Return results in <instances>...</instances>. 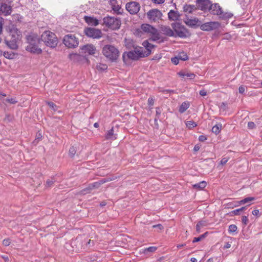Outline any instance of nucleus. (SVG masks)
<instances>
[{
	"label": "nucleus",
	"mask_w": 262,
	"mask_h": 262,
	"mask_svg": "<svg viewBox=\"0 0 262 262\" xmlns=\"http://www.w3.org/2000/svg\"><path fill=\"white\" fill-rule=\"evenodd\" d=\"M28 45L26 47V50L34 54H39L42 52V50L38 47L40 43L39 38L35 35H30L27 37Z\"/></svg>",
	"instance_id": "obj_1"
},
{
	"label": "nucleus",
	"mask_w": 262,
	"mask_h": 262,
	"mask_svg": "<svg viewBox=\"0 0 262 262\" xmlns=\"http://www.w3.org/2000/svg\"><path fill=\"white\" fill-rule=\"evenodd\" d=\"M209 11L211 14L217 15L220 18L223 20L229 19L233 16V14L231 12H224L221 7L217 3L211 4Z\"/></svg>",
	"instance_id": "obj_2"
},
{
	"label": "nucleus",
	"mask_w": 262,
	"mask_h": 262,
	"mask_svg": "<svg viewBox=\"0 0 262 262\" xmlns=\"http://www.w3.org/2000/svg\"><path fill=\"white\" fill-rule=\"evenodd\" d=\"M39 39L40 41H43L46 46L51 48H55L57 45L58 39L55 34L50 31L44 32Z\"/></svg>",
	"instance_id": "obj_3"
},
{
	"label": "nucleus",
	"mask_w": 262,
	"mask_h": 262,
	"mask_svg": "<svg viewBox=\"0 0 262 262\" xmlns=\"http://www.w3.org/2000/svg\"><path fill=\"white\" fill-rule=\"evenodd\" d=\"M103 54L105 57L112 62L116 61L119 55V52L115 46L107 45L102 49Z\"/></svg>",
	"instance_id": "obj_4"
},
{
	"label": "nucleus",
	"mask_w": 262,
	"mask_h": 262,
	"mask_svg": "<svg viewBox=\"0 0 262 262\" xmlns=\"http://www.w3.org/2000/svg\"><path fill=\"white\" fill-rule=\"evenodd\" d=\"M143 50L144 48L141 47L139 49H135L134 51L124 52L122 55L124 62L126 63L128 59L136 60L140 57H145V55L143 54Z\"/></svg>",
	"instance_id": "obj_5"
},
{
	"label": "nucleus",
	"mask_w": 262,
	"mask_h": 262,
	"mask_svg": "<svg viewBox=\"0 0 262 262\" xmlns=\"http://www.w3.org/2000/svg\"><path fill=\"white\" fill-rule=\"evenodd\" d=\"M171 27L176 33L174 36H177L182 38H185L190 35L188 30L179 23H172Z\"/></svg>",
	"instance_id": "obj_6"
},
{
	"label": "nucleus",
	"mask_w": 262,
	"mask_h": 262,
	"mask_svg": "<svg viewBox=\"0 0 262 262\" xmlns=\"http://www.w3.org/2000/svg\"><path fill=\"white\" fill-rule=\"evenodd\" d=\"M103 20L105 26L113 30L118 29L121 25L120 20L114 17H105Z\"/></svg>",
	"instance_id": "obj_7"
},
{
	"label": "nucleus",
	"mask_w": 262,
	"mask_h": 262,
	"mask_svg": "<svg viewBox=\"0 0 262 262\" xmlns=\"http://www.w3.org/2000/svg\"><path fill=\"white\" fill-rule=\"evenodd\" d=\"M63 42L69 48H75L79 44L78 38L73 34L66 35L63 38Z\"/></svg>",
	"instance_id": "obj_8"
},
{
	"label": "nucleus",
	"mask_w": 262,
	"mask_h": 262,
	"mask_svg": "<svg viewBox=\"0 0 262 262\" xmlns=\"http://www.w3.org/2000/svg\"><path fill=\"white\" fill-rule=\"evenodd\" d=\"M11 0H4L0 6V15L7 16L10 15L12 11Z\"/></svg>",
	"instance_id": "obj_9"
},
{
	"label": "nucleus",
	"mask_w": 262,
	"mask_h": 262,
	"mask_svg": "<svg viewBox=\"0 0 262 262\" xmlns=\"http://www.w3.org/2000/svg\"><path fill=\"white\" fill-rule=\"evenodd\" d=\"M84 32L87 36L94 39H98L102 37V32L99 29L86 28L84 30Z\"/></svg>",
	"instance_id": "obj_10"
},
{
	"label": "nucleus",
	"mask_w": 262,
	"mask_h": 262,
	"mask_svg": "<svg viewBox=\"0 0 262 262\" xmlns=\"http://www.w3.org/2000/svg\"><path fill=\"white\" fill-rule=\"evenodd\" d=\"M221 24L218 21H209L200 25V29L204 31H211L219 28Z\"/></svg>",
	"instance_id": "obj_11"
},
{
	"label": "nucleus",
	"mask_w": 262,
	"mask_h": 262,
	"mask_svg": "<svg viewBox=\"0 0 262 262\" xmlns=\"http://www.w3.org/2000/svg\"><path fill=\"white\" fill-rule=\"evenodd\" d=\"M147 16L150 20L156 22L161 18L162 13L159 10L153 9L147 13Z\"/></svg>",
	"instance_id": "obj_12"
},
{
	"label": "nucleus",
	"mask_w": 262,
	"mask_h": 262,
	"mask_svg": "<svg viewBox=\"0 0 262 262\" xmlns=\"http://www.w3.org/2000/svg\"><path fill=\"white\" fill-rule=\"evenodd\" d=\"M140 5L136 2H132L127 3L126 5V10L130 14H136L140 10Z\"/></svg>",
	"instance_id": "obj_13"
},
{
	"label": "nucleus",
	"mask_w": 262,
	"mask_h": 262,
	"mask_svg": "<svg viewBox=\"0 0 262 262\" xmlns=\"http://www.w3.org/2000/svg\"><path fill=\"white\" fill-rule=\"evenodd\" d=\"M196 4L199 9L206 11L209 10L211 2L210 0H196Z\"/></svg>",
	"instance_id": "obj_14"
},
{
	"label": "nucleus",
	"mask_w": 262,
	"mask_h": 262,
	"mask_svg": "<svg viewBox=\"0 0 262 262\" xmlns=\"http://www.w3.org/2000/svg\"><path fill=\"white\" fill-rule=\"evenodd\" d=\"M82 53L88 54L89 55H94L95 54L96 49L93 45H86L80 48Z\"/></svg>",
	"instance_id": "obj_15"
},
{
	"label": "nucleus",
	"mask_w": 262,
	"mask_h": 262,
	"mask_svg": "<svg viewBox=\"0 0 262 262\" xmlns=\"http://www.w3.org/2000/svg\"><path fill=\"white\" fill-rule=\"evenodd\" d=\"M142 45L145 48L146 51H143V54L145 55V57L148 56L151 53V49L155 47V46L150 43L148 40H144Z\"/></svg>",
	"instance_id": "obj_16"
},
{
	"label": "nucleus",
	"mask_w": 262,
	"mask_h": 262,
	"mask_svg": "<svg viewBox=\"0 0 262 262\" xmlns=\"http://www.w3.org/2000/svg\"><path fill=\"white\" fill-rule=\"evenodd\" d=\"M184 23L188 26L190 27H196L197 26L200 27L201 22L199 20L194 18L193 19H190L189 18H187L185 20Z\"/></svg>",
	"instance_id": "obj_17"
},
{
	"label": "nucleus",
	"mask_w": 262,
	"mask_h": 262,
	"mask_svg": "<svg viewBox=\"0 0 262 262\" xmlns=\"http://www.w3.org/2000/svg\"><path fill=\"white\" fill-rule=\"evenodd\" d=\"M17 40L15 39V36L14 37V38L11 39L9 41L7 39H5V42L6 44L8 46L9 48H10L11 49L15 50L17 49L18 46L17 45Z\"/></svg>",
	"instance_id": "obj_18"
},
{
	"label": "nucleus",
	"mask_w": 262,
	"mask_h": 262,
	"mask_svg": "<svg viewBox=\"0 0 262 262\" xmlns=\"http://www.w3.org/2000/svg\"><path fill=\"white\" fill-rule=\"evenodd\" d=\"M105 182V181L100 180L98 182H95L91 184H90L89 186L85 189L83 190V191H85V193L88 192V190H93L95 188H98L100 187V186L103 184Z\"/></svg>",
	"instance_id": "obj_19"
},
{
	"label": "nucleus",
	"mask_w": 262,
	"mask_h": 262,
	"mask_svg": "<svg viewBox=\"0 0 262 262\" xmlns=\"http://www.w3.org/2000/svg\"><path fill=\"white\" fill-rule=\"evenodd\" d=\"M180 15L178 11L173 10H170L168 13V19L170 20L176 21L179 19Z\"/></svg>",
	"instance_id": "obj_20"
},
{
	"label": "nucleus",
	"mask_w": 262,
	"mask_h": 262,
	"mask_svg": "<svg viewBox=\"0 0 262 262\" xmlns=\"http://www.w3.org/2000/svg\"><path fill=\"white\" fill-rule=\"evenodd\" d=\"M161 29L164 35L169 37L175 36L173 30L169 26H163L161 27Z\"/></svg>",
	"instance_id": "obj_21"
},
{
	"label": "nucleus",
	"mask_w": 262,
	"mask_h": 262,
	"mask_svg": "<svg viewBox=\"0 0 262 262\" xmlns=\"http://www.w3.org/2000/svg\"><path fill=\"white\" fill-rule=\"evenodd\" d=\"M20 32L16 28L13 26L10 29L9 36H11V39L14 38L15 36V39L18 40L20 37Z\"/></svg>",
	"instance_id": "obj_22"
},
{
	"label": "nucleus",
	"mask_w": 262,
	"mask_h": 262,
	"mask_svg": "<svg viewBox=\"0 0 262 262\" xmlns=\"http://www.w3.org/2000/svg\"><path fill=\"white\" fill-rule=\"evenodd\" d=\"M84 20L89 25L96 26L99 24L98 20L93 17L85 16Z\"/></svg>",
	"instance_id": "obj_23"
},
{
	"label": "nucleus",
	"mask_w": 262,
	"mask_h": 262,
	"mask_svg": "<svg viewBox=\"0 0 262 262\" xmlns=\"http://www.w3.org/2000/svg\"><path fill=\"white\" fill-rule=\"evenodd\" d=\"M141 28L143 32L149 33L150 34L152 33V32L155 31V29H156L152 26L147 24H142L141 25Z\"/></svg>",
	"instance_id": "obj_24"
},
{
	"label": "nucleus",
	"mask_w": 262,
	"mask_h": 262,
	"mask_svg": "<svg viewBox=\"0 0 262 262\" xmlns=\"http://www.w3.org/2000/svg\"><path fill=\"white\" fill-rule=\"evenodd\" d=\"M150 35H151V37L149 38L150 41H157L160 39V35L157 29H155V31L152 32Z\"/></svg>",
	"instance_id": "obj_25"
},
{
	"label": "nucleus",
	"mask_w": 262,
	"mask_h": 262,
	"mask_svg": "<svg viewBox=\"0 0 262 262\" xmlns=\"http://www.w3.org/2000/svg\"><path fill=\"white\" fill-rule=\"evenodd\" d=\"M196 10V7L194 5H185L183 7V10L185 12L191 13Z\"/></svg>",
	"instance_id": "obj_26"
},
{
	"label": "nucleus",
	"mask_w": 262,
	"mask_h": 262,
	"mask_svg": "<svg viewBox=\"0 0 262 262\" xmlns=\"http://www.w3.org/2000/svg\"><path fill=\"white\" fill-rule=\"evenodd\" d=\"M69 58L73 62H76L80 60L81 56L79 54L77 53H71L68 56Z\"/></svg>",
	"instance_id": "obj_27"
},
{
	"label": "nucleus",
	"mask_w": 262,
	"mask_h": 262,
	"mask_svg": "<svg viewBox=\"0 0 262 262\" xmlns=\"http://www.w3.org/2000/svg\"><path fill=\"white\" fill-rule=\"evenodd\" d=\"M105 138L107 140H115L117 137L116 135L114 134V129L113 128H112L110 130L107 131V133L105 135Z\"/></svg>",
	"instance_id": "obj_28"
},
{
	"label": "nucleus",
	"mask_w": 262,
	"mask_h": 262,
	"mask_svg": "<svg viewBox=\"0 0 262 262\" xmlns=\"http://www.w3.org/2000/svg\"><path fill=\"white\" fill-rule=\"evenodd\" d=\"M189 107V104L188 102H184L182 103L180 106L179 111L180 113H184Z\"/></svg>",
	"instance_id": "obj_29"
},
{
	"label": "nucleus",
	"mask_w": 262,
	"mask_h": 262,
	"mask_svg": "<svg viewBox=\"0 0 262 262\" xmlns=\"http://www.w3.org/2000/svg\"><path fill=\"white\" fill-rule=\"evenodd\" d=\"M207 183L205 181H202L193 185L194 188L202 190L206 186Z\"/></svg>",
	"instance_id": "obj_30"
},
{
	"label": "nucleus",
	"mask_w": 262,
	"mask_h": 262,
	"mask_svg": "<svg viewBox=\"0 0 262 262\" xmlns=\"http://www.w3.org/2000/svg\"><path fill=\"white\" fill-rule=\"evenodd\" d=\"M255 199L254 197H247L238 202V205H242L246 203H249L251 201L255 200Z\"/></svg>",
	"instance_id": "obj_31"
},
{
	"label": "nucleus",
	"mask_w": 262,
	"mask_h": 262,
	"mask_svg": "<svg viewBox=\"0 0 262 262\" xmlns=\"http://www.w3.org/2000/svg\"><path fill=\"white\" fill-rule=\"evenodd\" d=\"M246 208V206L242 207L241 208L234 210L230 212L231 215H239L241 212L244 211Z\"/></svg>",
	"instance_id": "obj_32"
},
{
	"label": "nucleus",
	"mask_w": 262,
	"mask_h": 262,
	"mask_svg": "<svg viewBox=\"0 0 262 262\" xmlns=\"http://www.w3.org/2000/svg\"><path fill=\"white\" fill-rule=\"evenodd\" d=\"M237 229V226L235 225L232 224V225H230L229 227L228 232L230 234H232L233 235H234L237 233V232H236Z\"/></svg>",
	"instance_id": "obj_33"
},
{
	"label": "nucleus",
	"mask_w": 262,
	"mask_h": 262,
	"mask_svg": "<svg viewBox=\"0 0 262 262\" xmlns=\"http://www.w3.org/2000/svg\"><path fill=\"white\" fill-rule=\"evenodd\" d=\"M221 128H222V124H216L212 127V133L217 135L221 132Z\"/></svg>",
	"instance_id": "obj_34"
},
{
	"label": "nucleus",
	"mask_w": 262,
	"mask_h": 262,
	"mask_svg": "<svg viewBox=\"0 0 262 262\" xmlns=\"http://www.w3.org/2000/svg\"><path fill=\"white\" fill-rule=\"evenodd\" d=\"M55 181H56L54 178H52L51 179L47 180L45 184V187L46 188L52 187Z\"/></svg>",
	"instance_id": "obj_35"
},
{
	"label": "nucleus",
	"mask_w": 262,
	"mask_h": 262,
	"mask_svg": "<svg viewBox=\"0 0 262 262\" xmlns=\"http://www.w3.org/2000/svg\"><path fill=\"white\" fill-rule=\"evenodd\" d=\"M186 125L187 127L190 129L196 126V125H197L196 123L192 120L187 121L186 123Z\"/></svg>",
	"instance_id": "obj_36"
},
{
	"label": "nucleus",
	"mask_w": 262,
	"mask_h": 262,
	"mask_svg": "<svg viewBox=\"0 0 262 262\" xmlns=\"http://www.w3.org/2000/svg\"><path fill=\"white\" fill-rule=\"evenodd\" d=\"M177 57L179 58L180 60L183 61L187 60L188 59L187 55L184 52L180 53L177 56Z\"/></svg>",
	"instance_id": "obj_37"
},
{
	"label": "nucleus",
	"mask_w": 262,
	"mask_h": 262,
	"mask_svg": "<svg viewBox=\"0 0 262 262\" xmlns=\"http://www.w3.org/2000/svg\"><path fill=\"white\" fill-rule=\"evenodd\" d=\"M157 248L156 247L152 246L149 247L147 248H146L144 250V253H146L147 252H154L157 250Z\"/></svg>",
	"instance_id": "obj_38"
},
{
	"label": "nucleus",
	"mask_w": 262,
	"mask_h": 262,
	"mask_svg": "<svg viewBox=\"0 0 262 262\" xmlns=\"http://www.w3.org/2000/svg\"><path fill=\"white\" fill-rule=\"evenodd\" d=\"M76 152V148L72 146L69 149V155L71 157H73Z\"/></svg>",
	"instance_id": "obj_39"
},
{
	"label": "nucleus",
	"mask_w": 262,
	"mask_h": 262,
	"mask_svg": "<svg viewBox=\"0 0 262 262\" xmlns=\"http://www.w3.org/2000/svg\"><path fill=\"white\" fill-rule=\"evenodd\" d=\"M107 66L106 64H104L99 63V64H98L97 66V68L98 70H102V71L105 70L106 69H107Z\"/></svg>",
	"instance_id": "obj_40"
},
{
	"label": "nucleus",
	"mask_w": 262,
	"mask_h": 262,
	"mask_svg": "<svg viewBox=\"0 0 262 262\" xmlns=\"http://www.w3.org/2000/svg\"><path fill=\"white\" fill-rule=\"evenodd\" d=\"M4 56L8 59H12L14 56L13 54L9 53L8 52H4Z\"/></svg>",
	"instance_id": "obj_41"
},
{
	"label": "nucleus",
	"mask_w": 262,
	"mask_h": 262,
	"mask_svg": "<svg viewBox=\"0 0 262 262\" xmlns=\"http://www.w3.org/2000/svg\"><path fill=\"white\" fill-rule=\"evenodd\" d=\"M6 101L11 104H15L17 102V101L16 100V99L13 98H7L6 99Z\"/></svg>",
	"instance_id": "obj_42"
},
{
	"label": "nucleus",
	"mask_w": 262,
	"mask_h": 262,
	"mask_svg": "<svg viewBox=\"0 0 262 262\" xmlns=\"http://www.w3.org/2000/svg\"><path fill=\"white\" fill-rule=\"evenodd\" d=\"M48 104L54 111H56L57 110V107L56 105L55 104H54L53 102H48Z\"/></svg>",
	"instance_id": "obj_43"
},
{
	"label": "nucleus",
	"mask_w": 262,
	"mask_h": 262,
	"mask_svg": "<svg viewBox=\"0 0 262 262\" xmlns=\"http://www.w3.org/2000/svg\"><path fill=\"white\" fill-rule=\"evenodd\" d=\"M197 224H198L201 227H205L207 225V223L206 221L202 220L199 221Z\"/></svg>",
	"instance_id": "obj_44"
},
{
	"label": "nucleus",
	"mask_w": 262,
	"mask_h": 262,
	"mask_svg": "<svg viewBox=\"0 0 262 262\" xmlns=\"http://www.w3.org/2000/svg\"><path fill=\"white\" fill-rule=\"evenodd\" d=\"M179 58L177 56L171 58V62L175 65H177L179 63Z\"/></svg>",
	"instance_id": "obj_45"
},
{
	"label": "nucleus",
	"mask_w": 262,
	"mask_h": 262,
	"mask_svg": "<svg viewBox=\"0 0 262 262\" xmlns=\"http://www.w3.org/2000/svg\"><path fill=\"white\" fill-rule=\"evenodd\" d=\"M185 75L186 77L190 79H193L195 77V75L192 73H187Z\"/></svg>",
	"instance_id": "obj_46"
},
{
	"label": "nucleus",
	"mask_w": 262,
	"mask_h": 262,
	"mask_svg": "<svg viewBox=\"0 0 262 262\" xmlns=\"http://www.w3.org/2000/svg\"><path fill=\"white\" fill-rule=\"evenodd\" d=\"M248 127L249 129H253L255 128V124L253 122H249L248 123Z\"/></svg>",
	"instance_id": "obj_47"
},
{
	"label": "nucleus",
	"mask_w": 262,
	"mask_h": 262,
	"mask_svg": "<svg viewBox=\"0 0 262 262\" xmlns=\"http://www.w3.org/2000/svg\"><path fill=\"white\" fill-rule=\"evenodd\" d=\"M10 239L9 238L4 239L3 241V244L5 246H8L10 244Z\"/></svg>",
	"instance_id": "obj_48"
},
{
	"label": "nucleus",
	"mask_w": 262,
	"mask_h": 262,
	"mask_svg": "<svg viewBox=\"0 0 262 262\" xmlns=\"http://www.w3.org/2000/svg\"><path fill=\"white\" fill-rule=\"evenodd\" d=\"M242 223L245 225H246L248 224V219L247 216H243L242 219Z\"/></svg>",
	"instance_id": "obj_49"
},
{
	"label": "nucleus",
	"mask_w": 262,
	"mask_h": 262,
	"mask_svg": "<svg viewBox=\"0 0 262 262\" xmlns=\"http://www.w3.org/2000/svg\"><path fill=\"white\" fill-rule=\"evenodd\" d=\"M238 91L240 94H244L245 91V88L244 85H241L238 88Z\"/></svg>",
	"instance_id": "obj_50"
},
{
	"label": "nucleus",
	"mask_w": 262,
	"mask_h": 262,
	"mask_svg": "<svg viewBox=\"0 0 262 262\" xmlns=\"http://www.w3.org/2000/svg\"><path fill=\"white\" fill-rule=\"evenodd\" d=\"M154 103V99L152 97H149L148 99V104L150 106H152Z\"/></svg>",
	"instance_id": "obj_51"
},
{
	"label": "nucleus",
	"mask_w": 262,
	"mask_h": 262,
	"mask_svg": "<svg viewBox=\"0 0 262 262\" xmlns=\"http://www.w3.org/2000/svg\"><path fill=\"white\" fill-rule=\"evenodd\" d=\"M151 1L156 4H162L165 2V0H151Z\"/></svg>",
	"instance_id": "obj_52"
},
{
	"label": "nucleus",
	"mask_w": 262,
	"mask_h": 262,
	"mask_svg": "<svg viewBox=\"0 0 262 262\" xmlns=\"http://www.w3.org/2000/svg\"><path fill=\"white\" fill-rule=\"evenodd\" d=\"M199 140L201 142H204L207 140V137L204 135H200L199 137Z\"/></svg>",
	"instance_id": "obj_53"
},
{
	"label": "nucleus",
	"mask_w": 262,
	"mask_h": 262,
	"mask_svg": "<svg viewBox=\"0 0 262 262\" xmlns=\"http://www.w3.org/2000/svg\"><path fill=\"white\" fill-rule=\"evenodd\" d=\"M229 159L227 158H222V159L221 160V164L222 165H225V164H226V163L228 162Z\"/></svg>",
	"instance_id": "obj_54"
},
{
	"label": "nucleus",
	"mask_w": 262,
	"mask_h": 262,
	"mask_svg": "<svg viewBox=\"0 0 262 262\" xmlns=\"http://www.w3.org/2000/svg\"><path fill=\"white\" fill-rule=\"evenodd\" d=\"M202 239L203 238H202L201 235H200L199 237H194L192 241V242L193 243L198 242H200V241H201Z\"/></svg>",
	"instance_id": "obj_55"
},
{
	"label": "nucleus",
	"mask_w": 262,
	"mask_h": 262,
	"mask_svg": "<svg viewBox=\"0 0 262 262\" xmlns=\"http://www.w3.org/2000/svg\"><path fill=\"white\" fill-rule=\"evenodd\" d=\"M4 22V19L0 17V34L2 32V29H3V23Z\"/></svg>",
	"instance_id": "obj_56"
},
{
	"label": "nucleus",
	"mask_w": 262,
	"mask_h": 262,
	"mask_svg": "<svg viewBox=\"0 0 262 262\" xmlns=\"http://www.w3.org/2000/svg\"><path fill=\"white\" fill-rule=\"evenodd\" d=\"M156 116L158 117V118H159V116L161 114V110L160 108L157 107L156 109Z\"/></svg>",
	"instance_id": "obj_57"
},
{
	"label": "nucleus",
	"mask_w": 262,
	"mask_h": 262,
	"mask_svg": "<svg viewBox=\"0 0 262 262\" xmlns=\"http://www.w3.org/2000/svg\"><path fill=\"white\" fill-rule=\"evenodd\" d=\"M1 257L5 260V262H9V259L7 255H2Z\"/></svg>",
	"instance_id": "obj_58"
},
{
	"label": "nucleus",
	"mask_w": 262,
	"mask_h": 262,
	"mask_svg": "<svg viewBox=\"0 0 262 262\" xmlns=\"http://www.w3.org/2000/svg\"><path fill=\"white\" fill-rule=\"evenodd\" d=\"M199 94L202 96H205L207 95V92L205 90H202L200 91Z\"/></svg>",
	"instance_id": "obj_59"
},
{
	"label": "nucleus",
	"mask_w": 262,
	"mask_h": 262,
	"mask_svg": "<svg viewBox=\"0 0 262 262\" xmlns=\"http://www.w3.org/2000/svg\"><path fill=\"white\" fill-rule=\"evenodd\" d=\"M120 7H119L118 5L114 6L112 9L115 12H119V10L120 9Z\"/></svg>",
	"instance_id": "obj_60"
},
{
	"label": "nucleus",
	"mask_w": 262,
	"mask_h": 262,
	"mask_svg": "<svg viewBox=\"0 0 262 262\" xmlns=\"http://www.w3.org/2000/svg\"><path fill=\"white\" fill-rule=\"evenodd\" d=\"M259 213V211L258 209H255L252 211V213L253 215H257Z\"/></svg>",
	"instance_id": "obj_61"
},
{
	"label": "nucleus",
	"mask_w": 262,
	"mask_h": 262,
	"mask_svg": "<svg viewBox=\"0 0 262 262\" xmlns=\"http://www.w3.org/2000/svg\"><path fill=\"white\" fill-rule=\"evenodd\" d=\"M200 148V146L198 145V144H196L194 146V148H193V150L194 151H198Z\"/></svg>",
	"instance_id": "obj_62"
},
{
	"label": "nucleus",
	"mask_w": 262,
	"mask_h": 262,
	"mask_svg": "<svg viewBox=\"0 0 262 262\" xmlns=\"http://www.w3.org/2000/svg\"><path fill=\"white\" fill-rule=\"evenodd\" d=\"M87 245H89L90 247L93 246L94 245V242L93 241H91V239H90L89 241L88 242Z\"/></svg>",
	"instance_id": "obj_63"
},
{
	"label": "nucleus",
	"mask_w": 262,
	"mask_h": 262,
	"mask_svg": "<svg viewBox=\"0 0 262 262\" xmlns=\"http://www.w3.org/2000/svg\"><path fill=\"white\" fill-rule=\"evenodd\" d=\"M116 3H117L116 0H110V4L112 6V8L114 6H116L115 4H116Z\"/></svg>",
	"instance_id": "obj_64"
}]
</instances>
